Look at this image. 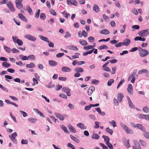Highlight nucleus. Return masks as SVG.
<instances>
[{
	"label": "nucleus",
	"instance_id": "40",
	"mask_svg": "<svg viewBox=\"0 0 149 149\" xmlns=\"http://www.w3.org/2000/svg\"><path fill=\"white\" fill-rule=\"evenodd\" d=\"M26 9L27 11L30 14H33V12L32 10L30 7L29 6H27L26 7Z\"/></svg>",
	"mask_w": 149,
	"mask_h": 149
},
{
	"label": "nucleus",
	"instance_id": "16",
	"mask_svg": "<svg viewBox=\"0 0 149 149\" xmlns=\"http://www.w3.org/2000/svg\"><path fill=\"white\" fill-rule=\"evenodd\" d=\"M77 125L78 127L81 130L85 129L86 128V127L83 123H79L77 124Z\"/></svg>",
	"mask_w": 149,
	"mask_h": 149
},
{
	"label": "nucleus",
	"instance_id": "7",
	"mask_svg": "<svg viewBox=\"0 0 149 149\" xmlns=\"http://www.w3.org/2000/svg\"><path fill=\"white\" fill-rule=\"evenodd\" d=\"M127 91L130 94L132 95L133 94V87L131 84H130L128 85Z\"/></svg>",
	"mask_w": 149,
	"mask_h": 149
},
{
	"label": "nucleus",
	"instance_id": "57",
	"mask_svg": "<svg viewBox=\"0 0 149 149\" xmlns=\"http://www.w3.org/2000/svg\"><path fill=\"white\" fill-rule=\"evenodd\" d=\"M17 8L18 9H22L23 7V5L22 3L16 4Z\"/></svg>",
	"mask_w": 149,
	"mask_h": 149
},
{
	"label": "nucleus",
	"instance_id": "18",
	"mask_svg": "<svg viewBox=\"0 0 149 149\" xmlns=\"http://www.w3.org/2000/svg\"><path fill=\"white\" fill-rule=\"evenodd\" d=\"M135 41L139 40L142 41H144L146 40L145 38H142L141 36H136L134 39Z\"/></svg>",
	"mask_w": 149,
	"mask_h": 149
},
{
	"label": "nucleus",
	"instance_id": "45",
	"mask_svg": "<svg viewBox=\"0 0 149 149\" xmlns=\"http://www.w3.org/2000/svg\"><path fill=\"white\" fill-rule=\"evenodd\" d=\"M16 43H17L19 46H21L23 44V41L19 39L17 40Z\"/></svg>",
	"mask_w": 149,
	"mask_h": 149
},
{
	"label": "nucleus",
	"instance_id": "11",
	"mask_svg": "<svg viewBox=\"0 0 149 149\" xmlns=\"http://www.w3.org/2000/svg\"><path fill=\"white\" fill-rule=\"evenodd\" d=\"M134 145L133 146V149H141L140 144L137 141L134 142Z\"/></svg>",
	"mask_w": 149,
	"mask_h": 149
},
{
	"label": "nucleus",
	"instance_id": "1",
	"mask_svg": "<svg viewBox=\"0 0 149 149\" xmlns=\"http://www.w3.org/2000/svg\"><path fill=\"white\" fill-rule=\"evenodd\" d=\"M139 51L141 57H145L149 54L148 51L145 49H143L141 47H139Z\"/></svg>",
	"mask_w": 149,
	"mask_h": 149
},
{
	"label": "nucleus",
	"instance_id": "13",
	"mask_svg": "<svg viewBox=\"0 0 149 149\" xmlns=\"http://www.w3.org/2000/svg\"><path fill=\"white\" fill-rule=\"evenodd\" d=\"M100 33L102 34L108 35L110 33L109 31L107 29H104L100 31Z\"/></svg>",
	"mask_w": 149,
	"mask_h": 149
},
{
	"label": "nucleus",
	"instance_id": "64",
	"mask_svg": "<svg viewBox=\"0 0 149 149\" xmlns=\"http://www.w3.org/2000/svg\"><path fill=\"white\" fill-rule=\"evenodd\" d=\"M106 144L107 145V146L109 147L110 149H113V147L112 144L111 143H110L109 142L108 143H107Z\"/></svg>",
	"mask_w": 149,
	"mask_h": 149
},
{
	"label": "nucleus",
	"instance_id": "23",
	"mask_svg": "<svg viewBox=\"0 0 149 149\" xmlns=\"http://www.w3.org/2000/svg\"><path fill=\"white\" fill-rule=\"evenodd\" d=\"M70 137L71 139L75 142L78 143L79 142V139H77L76 137H74V136L72 135H70Z\"/></svg>",
	"mask_w": 149,
	"mask_h": 149
},
{
	"label": "nucleus",
	"instance_id": "56",
	"mask_svg": "<svg viewBox=\"0 0 149 149\" xmlns=\"http://www.w3.org/2000/svg\"><path fill=\"white\" fill-rule=\"evenodd\" d=\"M100 145L102 147L103 149H108V147L104 144L102 143H100Z\"/></svg>",
	"mask_w": 149,
	"mask_h": 149
},
{
	"label": "nucleus",
	"instance_id": "61",
	"mask_svg": "<svg viewBox=\"0 0 149 149\" xmlns=\"http://www.w3.org/2000/svg\"><path fill=\"white\" fill-rule=\"evenodd\" d=\"M144 136L147 139H149V132H144Z\"/></svg>",
	"mask_w": 149,
	"mask_h": 149
},
{
	"label": "nucleus",
	"instance_id": "8",
	"mask_svg": "<svg viewBox=\"0 0 149 149\" xmlns=\"http://www.w3.org/2000/svg\"><path fill=\"white\" fill-rule=\"evenodd\" d=\"M95 90V88L94 86H90L88 88V94L89 95H91L93 91Z\"/></svg>",
	"mask_w": 149,
	"mask_h": 149
},
{
	"label": "nucleus",
	"instance_id": "14",
	"mask_svg": "<svg viewBox=\"0 0 149 149\" xmlns=\"http://www.w3.org/2000/svg\"><path fill=\"white\" fill-rule=\"evenodd\" d=\"M55 115L57 118H59L61 120H63L65 119L64 117L60 113H56Z\"/></svg>",
	"mask_w": 149,
	"mask_h": 149
},
{
	"label": "nucleus",
	"instance_id": "29",
	"mask_svg": "<svg viewBox=\"0 0 149 149\" xmlns=\"http://www.w3.org/2000/svg\"><path fill=\"white\" fill-rule=\"evenodd\" d=\"M40 37L41 39L42 40L46 41L48 42H49V40L47 37H44L42 35H40Z\"/></svg>",
	"mask_w": 149,
	"mask_h": 149
},
{
	"label": "nucleus",
	"instance_id": "63",
	"mask_svg": "<svg viewBox=\"0 0 149 149\" xmlns=\"http://www.w3.org/2000/svg\"><path fill=\"white\" fill-rule=\"evenodd\" d=\"M47 86L48 88H51L54 87V84H52V83L51 82L49 83L48 85Z\"/></svg>",
	"mask_w": 149,
	"mask_h": 149
},
{
	"label": "nucleus",
	"instance_id": "10",
	"mask_svg": "<svg viewBox=\"0 0 149 149\" xmlns=\"http://www.w3.org/2000/svg\"><path fill=\"white\" fill-rule=\"evenodd\" d=\"M17 134L16 132H14L11 135H9V136L13 142L15 141L16 137L17 136Z\"/></svg>",
	"mask_w": 149,
	"mask_h": 149
},
{
	"label": "nucleus",
	"instance_id": "43",
	"mask_svg": "<svg viewBox=\"0 0 149 149\" xmlns=\"http://www.w3.org/2000/svg\"><path fill=\"white\" fill-rule=\"evenodd\" d=\"M125 145L127 148H128L130 146V141L129 140H128L127 141L125 142Z\"/></svg>",
	"mask_w": 149,
	"mask_h": 149
},
{
	"label": "nucleus",
	"instance_id": "47",
	"mask_svg": "<svg viewBox=\"0 0 149 149\" xmlns=\"http://www.w3.org/2000/svg\"><path fill=\"white\" fill-rule=\"evenodd\" d=\"M139 141L142 146H143L144 147H146V144L144 141L142 140H140Z\"/></svg>",
	"mask_w": 149,
	"mask_h": 149
},
{
	"label": "nucleus",
	"instance_id": "60",
	"mask_svg": "<svg viewBox=\"0 0 149 149\" xmlns=\"http://www.w3.org/2000/svg\"><path fill=\"white\" fill-rule=\"evenodd\" d=\"M70 49L71 50L75 51H77L78 49L77 47L75 46H71Z\"/></svg>",
	"mask_w": 149,
	"mask_h": 149
},
{
	"label": "nucleus",
	"instance_id": "30",
	"mask_svg": "<svg viewBox=\"0 0 149 149\" xmlns=\"http://www.w3.org/2000/svg\"><path fill=\"white\" fill-rule=\"evenodd\" d=\"M109 123L111 125H112L114 127H117V125L116 121L115 120H112L109 122Z\"/></svg>",
	"mask_w": 149,
	"mask_h": 149
},
{
	"label": "nucleus",
	"instance_id": "54",
	"mask_svg": "<svg viewBox=\"0 0 149 149\" xmlns=\"http://www.w3.org/2000/svg\"><path fill=\"white\" fill-rule=\"evenodd\" d=\"M75 54L76 55H73L72 56V58L73 59H74L75 58H79V57L78 56H79L80 55V54L78 53H75Z\"/></svg>",
	"mask_w": 149,
	"mask_h": 149
},
{
	"label": "nucleus",
	"instance_id": "28",
	"mask_svg": "<svg viewBox=\"0 0 149 149\" xmlns=\"http://www.w3.org/2000/svg\"><path fill=\"white\" fill-rule=\"evenodd\" d=\"M79 43L82 45L84 46H86L88 45V43L85 40H82L79 41Z\"/></svg>",
	"mask_w": 149,
	"mask_h": 149
},
{
	"label": "nucleus",
	"instance_id": "33",
	"mask_svg": "<svg viewBox=\"0 0 149 149\" xmlns=\"http://www.w3.org/2000/svg\"><path fill=\"white\" fill-rule=\"evenodd\" d=\"M106 131L107 132L109 133L111 135H112L113 133V130H112L110 129L109 127L106 128Z\"/></svg>",
	"mask_w": 149,
	"mask_h": 149
},
{
	"label": "nucleus",
	"instance_id": "55",
	"mask_svg": "<svg viewBox=\"0 0 149 149\" xmlns=\"http://www.w3.org/2000/svg\"><path fill=\"white\" fill-rule=\"evenodd\" d=\"M12 38L13 40V42L15 43H16L17 41V40H18L19 39L17 37L15 36H12Z\"/></svg>",
	"mask_w": 149,
	"mask_h": 149
},
{
	"label": "nucleus",
	"instance_id": "12",
	"mask_svg": "<svg viewBox=\"0 0 149 149\" xmlns=\"http://www.w3.org/2000/svg\"><path fill=\"white\" fill-rule=\"evenodd\" d=\"M123 97L124 96L122 93H119L118 94L117 98L119 102H121L122 101Z\"/></svg>",
	"mask_w": 149,
	"mask_h": 149
},
{
	"label": "nucleus",
	"instance_id": "19",
	"mask_svg": "<svg viewBox=\"0 0 149 149\" xmlns=\"http://www.w3.org/2000/svg\"><path fill=\"white\" fill-rule=\"evenodd\" d=\"M130 42L131 41L129 39L126 38L124 42H123L124 43L123 44L124 45L127 46L130 43Z\"/></svg>",
	"mask_w": 149,
	"mask_h": 149
},
{
	"label": "nucleus",
	"instance_id": "39",
	"mask_svg": "<svg viewBox=\"0 0 149 149\" xmlns=\"http://www.w3.org/2000/svg\"><path fill=\"white\" fill-rule=\"evenodd\" d=\"M108 48V47L107 46L105 45H102L100 47L99 49L100 50H102L104 49H107Z\"/></svg>",
	"mask_w": 149,
	"mask_h": 149
},
{
	"label": "nucleus",
	"instance_id": "22",
	"mask_svg": "<svg viewBox=\"0 0 149 149\" xmlns=\"http://www.w3.org/2000/svg\"><path fill=\"white\" fill-rule=\"evenodd\" d=\"M68 128L71 132H73L74 133L76 132V131L75 129L71 125H69L68 126Z\"/></svg>",
	"mask_w": 149,
	"mask_h": 149
},
{
	"label": "nucleus",
	"instance_id": "48",
	"mask_svg": "<svg viewBox=\"0 0 149 149\" xmlns=\"http://www.w3.org/2000/svg\"><path fill=\"white\" fill-rule=\"evenodd\" d=\"M143 111L146 113H148L149 112V109L147 107H144L143 108Z\"/></svg>",
	"mask_w": 149,
	"mask_h": 149
},
{
	"label": "nucleus",
	"instance_id": "9",
	"mask_svg": "<svg viewBox=\"0 0 149 149\" xmlns=\"http://www.w3.org/2000/svg\"><path fill=\"white\" fill-rule=\"evenodd\" d=\"M93 9L95 13H97L100 10V8L96 4H94L93 7Z\"/></svg>",
	"mask_w": 149,
	"mask_h": 149
},
{
	"label": "nucleus",
	"instance_id": "41",
	"mask_svg": "<svg viewBox=\"0 0 149 149\" xmlns=\"http://www.w3.org/2000/svg\"><path fill=\"white\" fill-rule=\"evenodd\" d=\"M94 47L93 45H89L84 47V49L85 50H88L90 49H92Z\"/></svg>",
	"mask_w": 149,
	"mask_h": 149
},
{
	"label": "nucleus",
	"instance_id": "49",
	"mask_svg": "<svg viewBox=\"0 0 149 149\" xmlns=\"http://www.w3.org/2000/svg\"><path fill=\"white\" fill-rule=\"evenodd\" d=\"M65 36H64V37L65 38H67L71 36L70 34L68 31L65 32Z\"/></svg>",
	"mask_w": 149,
	"mask_h": 149
},
{
	"label": "nucleus",
	"instance_id": "44",
	"mask_svg": "<svg viewBox=\"0 0 149 149\" xmlns=\"http://www.w3.org/2000/svg\"><path fill=\"white\" fill-rule=\"evenodd\" d=\"M62 129L66 133L68 134L69 133V132L67 128L63 126L61 127Z\"/></svg>",
	"mask_w": 149,
	"mask_h": 149
},
{
	"label": "nucleus",
	"instance_id": "21",
	"mask_svg": "<svg viewBox=\"0 0 149 149\" xmlns=\"http://www.w3.org/2000/svg\"><path fill=\"white\" fill-rule=\"evenodd\" d=\"M49 63L50 65L53 66H56L58 64L56 62L52 60H49Z\"/></svg>",
	"mask_w": 149,
	"mask_h": 149
},
{
	"label": "nucleus",
	"instance_id": "20",
	"mask_svg": "<svg viewBox=\"0 0 149 149\" xmlns=\"http://www.w3.org/2000/svg\"><path fill=\"white\" fill-rule=\"evenodd\" d=\"M18 16L21 19L23 20L25 22H27V19L21 13L19 14Z\"/></svg>",
	"mask_w": 149,
	"mask_h": 149
},
{
	"label": "nucleus",
	"instance_id": "15",
	"mask_svg": "<svg viewBox=\"0 0 149 149\" xmlns=\"http://www.w3.org/2000/svg\"><path fill=\"white\" fill-rule=\"evenodd\" d=\"M62 71L64 72H70L71 69L67 67H63L62 68Z\"/></svg>",
	"mask_w": 149,
	"mask_h": 149
},
{
	"label": "nucleus",
	"instance_id": "2",
	"mask_svg": "<svg viewBox=\"0 0 149 149\" xmlns=\"http://www.w3.org/2000/svg\"><path fill=\"white\" fill-rule=\"evenodd\" d=\"M148 30L149 29L142 30L139 32L138 34L139 36L142 37H146L149 33Z\"/></svg>",
	"mask_w": 149,
	"mask_h": 149
},
{
	"label": "nucleus",
	"instance_id": "38",
	"mask_svg": "<svg viewBox=\"0 0 149 149\" xmlns=\"http://www.w3.org/2000/svg\"><path fill=\"white\" fill-rule=\"evenodd\" d=\"M103 17L105 21L108 22L109 21L110 19L109 17L106 15L105 14L103 15Z\"/></svg>",
	"mask_w": 149,
	"mask_h": 149
},
{
	"label": "nucleus",
	"instance_id": "17",
	"mask_svg": "<svg viewBox=\"0 0 149 149\" xmlns=\"http://www.w3.org/2000/svg\"><path fill=\"white\" fill-rule=\"evenodd\" d=\"M26 66L28 68H34L36 67L35 65L32 62L31 63L29 64H26Z\"/></svg>",
	"mask_w": 149,
	"mask_h": 149
},
{
	"label": "nucleus",
	"instance_id": "32",
	"mask_svg": "<svg viewBox=\"0 0 149 149\" xmlns=\"http://www.w3.org/2000/svg\"><path fill=\"white\" fill-rule=\"evenodd\" d=\"M141 118H145V119L149 120V115H144L143 114H141L140 115Z\"/></svg>",
	"mask_w": 149,
	"mask_h": 149
},
{
	"label": "nucleus",
	"instance_id": "26",
	"mask_svg": "<svg viewBox=\"0 0 149 149\" xmlns=\"http://www.w3.org/2000/svg\"><path fill=\"white\" fill-rule=\"evenodd\" d=\"M102 137L104 139V141L106 143L109 142L110 139L108 136L105 135H103Z\"/></svg>",
	"mask_w": 149,
	"mask_h": 149
},
{
	"label": "nucleus",
	"instance_id": "4",
	"mask_svg": "<svg viewBox=\"0 0 149 149\" xmlns=\"http://www.w3.org/2000/svg\"><path fill=\"white\" fill-rule=\"evenodd\" d=\"M7 5L10 11L14 12L15 11V9L14 6L11 1H9Z\"/></svg>",
	"mask_w": 149,
	"mask_h": 149
},
{
	"label": "nucleus",
	"instance_id": "31",
	"mask_svg": "<svg viewBox=\"0 0 149 149\" xmlns=\"http://www.w3.org/2000/svg\"><path fill=\"white\" fill-rule=\"evenodd\" d=\"M75 71L78 72H82L83 71V69L81 68H75Z\"/></svg>",
	"mask_w": 149,
	"mask_h": 149
},
{
	"label": "nucleus",
	"instance_id": "3",
	"mask_svg": "<svg viewBox=\"0 0 149 149\" xmlns=\"http://www.w3.org/2000/svg\"><path fill=\"white\" fill-rule=\"evenodd\" d=\"M121 126L127 133L132 134L133 133V131L132 130L129 128L126 125L122 124L121 125Z\"/></svg>",
	"mask_w": 149,
	"mask_h": 149
},
{
	"label": "nucleus",
	"instance_id": "5",
	"mask_svg": "<svg viewBox=\"0 0 149 149\" xmlns=\"http://www.w3.org/2000/svg\"><path fill=\"white\" fill-rule=\"evenodd\" d=\"M67 3L70 5L77 6V1L75 0H67Z\"/></svg>",
	"mask_w": 149,
	"mask_h": 149
},
{
	"label": "nucleus",
	"instance_id": "52",
	"mask_svg": "<svg viewBox=\"0 0 149 149\" xmlns=\"http://www.w3.org/2000/svg\"><path fill=\"white\" fill-rule=\"evenodd\" d=\"M29 59H30L31 60H35V56L33 55H30L28 56Z\"/></svg>",
	"mask_w": 149,
	"mask_h": 149
},
{
	"label": "nucleus",
	"instance_id": "34",
	"mask_svg": "<svg viewBox=\"0 0 149 149\" xmlns=\"http://www.w3.org/2000/svg\"><path fill=\"white\" fill-rule=\"evenodd\" d=\"M114 82V80L113 79H109L108 81L107 85L109 86H111L112 84Z\"/></svg>",
	"mask_w": 149,
	"mask_h": 149
},
{
	"label": "nucleus",
	"instance_id": "24",
	"mask_svg": "<svg viewBox=\"0 0 149 149\" xmlns=\"http://www.w3.org/2000/svg\"><path fill=\"white\" fill-rule=\"evenodd\" d=\"M137 127L138 128L141 129L142 131H145V128L143 127L142 125L140 124H137Z\"/></svg>",
	"mask_w": 149,
	"mask_h": 149
},
{
	"label": "nucleus",
	"instance_id": "62",
	"mask_svg": "<svg viewBox=\"0 0 149 149\" xmlns=\"http://www.w3.org/2000/svg\"><path fill=\"white\" fill-rule=\"evenodd\" d=\"M21 143L22 144H27L28 143V141L27 140L22 139Z\"/></svg>",
	"mask_w": 149,
	"mask_h": 149
},
{
	"label": "nucleus",
	"instance_id": "37",
	"mask_svg": "<svg viewBox=\"0 0 149 149\" xmlns=\"http://www.w3.org/2000/svg\"><path fill=\"white\" fill-rule=\"evenodd\" d=\"M29 121L31 123H34L37 120L36 118H31L28 119Z\"/></svg>",
	"mask_w": 149,
	"mask_h": 149
},
{
	"label": "nucleus",
	"instance_id": "59",
	"mask_svg": "<svg viewBox=\"0 0 149 149\" xmlns=\"http://www.w3.org/2000/svg\"><path fill=\"white\" fill-rule=\"evenodd\" d=\"M11 51L13 53H18L19 52V50L15 48H13L12 49Z\"/></svg>",
	"mask_w": 149,
	"mask_h": 149
},
{
	"label": "nucleus",
	"instance_id": "35",
	"mask_svg": "<svg viewBox=\"0 0 149 149\" xmlns=\"http://www.w3.org/2000/svg\"><path fill=\"white\" fill-rule=\"evenodd\" d=\"M19 57L20 58V59L22 60H29L28 56L27 57L26 56H22V55H20L19 56Z\"/></svg>",
	"mask_w": 149,
	"mask_h": 149
},
{
	"label": "nucleus",
	"instance_id": "36",
	"mask_svg": "<svg viewBox=\"0 0 149 149\" xmlns=\"http://www.w3.org/2000/svg\"><path fill=\"white\" fill-rule=\"evenodd\" d=\"M100 136L99 135L97 134H94L92 136V138L93 139H97L99 138Z\"/></svg>",
	"mask_w": 149,
	"mask_h": 149
},
{
	"label": "nucleus",
	"instance_id": "53",
	"mask_svg": "<svg viewBox=\"0 0 149 149\" xmlns=\"http://www.w3.org/2000/svg\"><path fill=\"white\" fill-rule=\"evenodd\" d=\"M63 91L65 92H67L70 91V90L67 87H64L62 88Z\"/></svg>",
	"mask_w": 149,
	"mask_h": 149
},
{
	"label": "nucleus",
	"instance_id": "42",
	"mask_svg": "<svg viewBox=\"0 0 149 149\" xmlns=\"http://www.w3.org/2000/svg\"><path fill=\"white\" fill-rule=\"evenodd\" d=\"M4 49L8 53H10L11 51L10 48L5 45L4 46Z\"/></svg>",
	"mask_w": 149,
	"mask_h": 149
},
{
	"label": "nucleus",
	"instance_id": "25",
	"mask_svg": "<svg viewBox=\"0 0 149 149\" xmlns=\"http://www.w3.org/2000/svg\"><path fill=\"white\" fill-rule=\"evenodd\" d=\"M148 71L147 70L145 69H142L139 70L138 72V74H141L144 73H148Z\"/></svg>",
	"mask_w": 149,
	"mask_h": 149
},
{
	"label": "nucleus",
	"instance_id": "58",
	"mask_svg": "<svg viewBox=\"0 0 149 149\" xmlns=\"http://www.w3.org/2000/svg\"><path fill=\"white\" fill-rule=\"evenodd\" d=\"M88 39L89 41L91 42H93L95 41V38L93 37H90L88 38Z\"/></svg>",
	"mask_w": 149,
	"mask_h": 149
},
{
	"label": "nucleus",
	"instance_id": "6",
	"mask_svg": "<svg viewBox=\"0 0 149 149\" xmlns=\"http://www.w3.org/2000/svg\"><path fill=\"white\" fill-rule=\"evenodd\" d=\"M24 37L32 41H35L36 40V38L35 37L31 36L30 35H26L24 36Z\"/></svg>",
	"mask_w": 149,
	"mask_h": 149
},
{
	"label": "nucleus",
	"instance_id": "50",
	"mask_svg": "<svg viewBox=\"0 0 149 149\" xmlns=\"http://www.w3.org/2000/svg\"><path fill=\"white\" fill-rule=\"evenodd\" d=\"M125 82V80L124 79H121L120 81L119 82L118 84V86L117 87V88H118L121 85H122L123 83H124Z\"/></svg>",
	"mask_w": 149,
	"mask_h": 149
},
{
	"label": "nucleus",
	"instance_id": "27",
	"mask_svg": "<svg viewBox=\"0 0 149 149\" xmlns=\"http://www.w3.org/2000/svg\"><path fill=\"white\" fill-rule=\"evenodd\" d=\"M2 65L5 68H8L10 66V65L6 62H4L2 63Z\"/></svg>",
	"mask_w": 149,
	"mask_h": 149
},
{
	"label": "nucleus",
	"instance_id": "51",
	"mask_svg": "<svg viewBox=\"0 0 149 149\" xmlns=\"http://www.w3.org/2000/svg\"><path fill=\"white\" fill-rule=\"evenodd\" d=\"M46 16L45 14L44 13H42L40 15V18L42 20H44L46 18Z\"/></svg>",
	"mask_w": 149,
	"mask_h": 149
},
{
	"label": "nucleus",
	"instance_id": "46",
	"mask_svg": "<svg viewBox=\"0 0 149 149\" xmlns=\"http://www.w3.org/2000/svg\"><path fill=\"white\" fill-rule=\"evenodd\" d=\"M99 81L98 80H97L96 79H93L92 80V84H95L96 85H97L99 83Z\"/></svg>",
	"mask_w": 149,
	"mask_h": 149
}]
</instances>
